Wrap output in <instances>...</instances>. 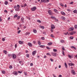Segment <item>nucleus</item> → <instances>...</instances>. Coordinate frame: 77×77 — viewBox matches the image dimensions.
I'll use <instances>...</instances> for the list:
<instances>
[{
    "instance_id": "e2e57ef3",
    "label": "nucleus",
    "mask_w": 77,
    "mask_h": 77,
    "mask_svg": "<svg viewBox=\"0 0 77 77\" xmlns=\"http://www.w3.org/2000/svg\"><path fill=\"white\" fill-rule=\"evenodd\" d=\"M20 18V16H18V17H17V19L18 20H19Z\"/></svg>"
},
{
    "instance_id": "6e6d98bb",
    "label": "nucleus",
    "mask_w": 77,
    "mask_h": 77,
    "mask_svg": "<svg viewBox=\"0 0 77 77\" xmlns=\"http://www.w3.org/2000/svg\"><path fill=\"white\" fill-rule=\"evenodd\" d=\"M26 56L27 57H29V54H26Z\"/></svg>"
},
{
    "instance_id": "f704fd0d",
    "label": "nucleus",
    "mask_w": 77,
    "mask_h": 77,
    "mask_svg": "<svg viewBox=\"0 0 77 77\" xmlns=\"http://www.w3.org/2000/svg\"><path fill=\"white\" fill-rule=\"evenodd\" d=\"M40 26L41 28H42V29H44L45 28L44 26Z\"/></svg>"
},
{
    "instance_id": "9b49d317",
    "label": "nucleus",
    "mask_w": 77,
    "mask_h": 77,
    "mask_svg": "<svg viewBox=\"0 0 77 77\" xmlns=\"http://www.w3.org/2000/svg\"><path fill=\"white\" fill-rule=\"evenodd\" d=\"M73 30H74V28L73 27H71L69 29V31H72Z\"/></svg>"
},
{
    "instance_id": "ddd939ff",
    "label": "nucleus",
    "mask_w": 77,
    "mask_h": 77,
    "mask_svg": "<svg viewBox=\"0 0 77 77\" xmlns=\"http://www.w3.org/2000/svg\"><path fill=\"white\" fill-rule=\"evenodd\" d=\"M68 65L70 66H74V64L73 63H69Z\"/></svg>"
},
{
    "instance_id": "6ab92c4d",
    "label": "nucleus",
    "mask_w": 77,
    "mask_h": 77,
    "mask_svg": "<svg viewBox=\"0 0 77 77\" xmlns=\"http://www.w3.org/2000/svg\"><path fill=\"white\" fill-rule=\"evenodd\" d=\"M64 65H65V66L66 68H68V66H67V64H66V63H65Z\"/></svg>"
},
{
    "instance_id": "a19ab883",
    "label": "nucleus",
    "mask_w": 77,
    "mask_h": 77,
    "mask_svg": "<svg viewBox=\"0 0 77 77\" xmlns=\"http://www.w3.org/2000/svg\"><path fill=\"white\" fill-rule=\"evenodd\" d=\"M60 42H61V43H63L64 42V40H61L60 41Z\"/></svg>"
},
{
    "instance_id": "de8ad7c7",
    "label": "nucleus",
    "mask_w": 77,
    "mask_h": 77,
    "mask_svg": "<svg viewBox=\"0 0 77 77\" xmlns=\"http://www.w3.org/2000/svg\"><path fill=\"white\" fill-rule=\"evenodd\" d=\"M37 22H38L39 23H41V21L39 20H37Z\"/></svg>"
},
{
    "instance_id": "2eb2a0df",
    "label": "nucleus",
    "mask_w": 77,
    "mask_h": 77,
    "mask_svg": "<svg viewBox=\"0 0 77 77\" xmlns=\"http://www.w3.org/2000/svg\"><path fill=\"white\" fill-rule=\"evenodd\" d=\"M48 14H49V15H51V11L50 10L48 11Z\"/></svg>"
},
{
    "instance_id": "c03bdc74",
    "label": "nucleus",
    "mask_w": 77,
    "mask_h": 77,
    "mask_svg": "<svg viewBox=\"0 0 77 77\" xmlns=\"http://www.w3.org/2000/svg\"><path fill=\"white\" fill-rule=\"evenodd\" d=\"M51 18H52V19H55V17L54 16L51 17Z\"/></svg>"
},
{
    "instance_id": "37998d69",
    "label": "nucleus",
    "mask_w": 77,
    "mask_h": 77,
    "mask_svg": "<svg viewBox=\"0 0 77 77\" xmlns=\"http://www.w3.org/2000/svg\"><path fill=\"white\" fill-rule=\"evenodd\" d=\"M53 51L54 52H56L57 51V49H54Z\"/></svg>"
},
{
    "instance_id": "0eeeda50",
    "label": "nucleus",
    "mask_w": 77,
    "mask_h": 77,
    "mask_svg": "<svg viewBox=\"0 0 77 77\" xmlns=\"http://www.w3.org/2000/svg\"><path fill=\"white\" fill-rule=\"evenodd\" d=\"M54 11L55 12L56 14H58L59 13V11H57V10H56V9H54Z\"/></svg>"
},
{
    "instance_id": "f8f14e48",
    "label": "nucleus",
    "mask_w": 77,
    "mask_h": 77,
    "mask_svg": "<svg viewBox=\"0 0 77 77\" xmlns=\"http://www.w3.org/2000/svg\"><path fill=\"white\" fill-rule=\"evenodd\" d=\"M61 14L63 15H65L66 14H65V12H63V11H61Z\"/></svg>"
},
{
    "instance_id": "412c9836",
    "label": "nucleus",
    "mask_w": 77,
    "mask_h": 77,
    "mask_svg": "<svg viewBox=\"0 0 77 77\" xmlns=\"http://www.w3.org/2000/svg\"><path fill=\"white\" fill-rule=\"evenodd\" d=\"M15 11H20V8H17L15 9Z\"/></svg>"
},
{
    "instance_id": "5701e85b",
    "label": "nucleus",
    "mask_w": 77,
    "mask_h": 77,
    "mask_svg": "<svg viewBox=\"0 0 77 77\" xmlns=\"http://www.w3.org/2000/svg\"><path fill=\"white\" fill-rule=\"evenodd\" d=\"M71 48H73L74 49V50H76V48H75V47L74 46H71Z\"/></svg>"
},
{
    "instance_id": "b1692460",
    "label": "nucleus",
    "mask_w": 77,
    "mask_h": 77,
    "mask_svg": "<svg viewBox=\"0 0 77 77\" xmlns=\"http://www.w3.org/2000/svg\"><path fill=\"white\" fill-rule=\"evenodd\" d=\"M5 5H7L8 4V1H5Z\"/></svg>"
},
{
    "instance_id": "e433bc0d",
    "label": "nucleus",
    "mask_w": 77,
    "mask_h": 77,
    "mask_svg": "<svg viewBox=\"0 0 77 77\" xmlns=\"http://www.w3.org/2000/svg\"><path fill=\"white\" fill-rule=\"evenodd\" d=\"M65 35H67V34L68 35H69V34H68V32H67L66 33H64Z\"/></svg>"
},
{
    "instance_id": "4d7b16f0",
    "label": "nucleus",
    "mask_w": 77,
    "mask_h": 77,
    "mask_svg": "<svg viewBox=\"0 0 77 77\" xmlns=\"http://www.w3.org/2000/svg\"><path fill=\"white\" fill-rule=\"evenodd\" d=\"M50 60L51 61V62H53V59H51V58H50Z\"/></svg>"
},
{
    "instance_id": "4be33fe9",
    "label": "nucleus",
    "mask_w": 77,
    "mask_h": 77,
    "mask_svg": "<svg viewBox=\"0 0 77 77\" xmlns=\"http://www.w3.org/2000/svg\"><path fill=\"white\" fill-rule=\"evenodd\" d=\"M39 47L41 48H44L45 46L43 45H41L39 46Z\"/></svg>"
},
{
    "instance_id": "0e129e2a",
    "label": "nucleus",
    "mask_w": 77,
    "mask_h": 77,
    "mask_svg": "<svg viewBox=\"0 0 77 77\" xmlns=\"http://www.w3.org/2000/svg\"><path fill=\"white\" fill-rule=\"evenodd\" d=\"M33 43L34 44H35L36 43V42L35 41H33Z\"/></svg>"
},
{
    "instance_id": "49530a36",
    "label": "nucleus",
    "mask_w": 77,
    "mask_h": 77,
    "mask_svg": "<svg viewBox=\"0 0 77 77\" xmlns=\"http://www.w3.org/2000/svg\"><path fill=\"white\" fill-rule=\"evenodd\" d=\"M24 74L25 75H27V73H26V72H24Z\"/></svg>"
},
{
    "instance_id": "9d476101",
    "label": "nucleus",
    "mask_w": 77,
    "mask_h": 77,
    "mask_svg": "<svg viewBox=\"0 0 77 77\" xmlns=\"http://www.w3.org/2000/svg\"><path fill=\"white\" fill-rule=\"evenodd\" d=\"M19 43L20 44H23L24 43V42L23 41L21 42V41H19Z\"/></svg>"
},
{
    "instance_id": "680f3d73",
    "label": "nucleus",
    "mask_w": 77,
    "mask_h": 77,
    "mask_svg": "<svg viewBox=\"0 0 77 77\" xmlns=\"http://www.w3.org/2000/svg\"><path fill=\"white\" fill-rule=\"evenodd\" d=\"M2 17H0V21H2Z\"/></svg>"
},
{
    "instance_id": "aec40b11",
    "label": "nucleus",
    "mask_w": 77,
    "mask_h": 77,
    "mask_svg": "<svg viewBox=\"0 0 77 77\" xmlns=\"http://www.w3.org/2000/svg\"><path fill=\"white\" fill-rule=\"evenodd\" d=\"M73 12L74 13H75V14H77V10H75L73 11Z\"/></svg>"
},
{
    "instance_id": "20e7f679",
    "label": "nucleus",
    "mask_w": 77,
    "mask_h": 77,
    "mask_svg": "<svg viewBox=\"0 0 77 77\" xmlns=\"http://www.w3.org/2000/svg\"><path fill=\"white\" fill-rule=\"evenodd\" d=\"M13 74H14L15 75H18V72L16 71L13 72Z\"/></svg>"
},
{
    "instance_id": "39448f33",
    "label": "nucleus",
    "mask_w": 77,
    "mask_h": 77,
    "mask_svg": "<svg viewBox=\"0 0 77 77\" xmlns=\"http://www.w3.org/2000/svg\"><path fill=\"white\" fill-rule=\"evenodd\" d=\"M13 59H16L17 58V56L15 54H12Z\"/></svg>"
},
{
    "instance_id": "8fccbe9b",
    "label": "nucleus",
    "mask_w": 77,
    "mask_h": 77,
    "mask_svg": "<svg viewBox=\"0 0 77 77\" xmlns=\"http://www.w3.org/2000/svg\"><path fill=\"white\" fill-rule=\"evenodd\" d=\"M46 48H47V49L48 50H50V48H49V47H46Z\"/></svg>"
},
{
    "instance_id": "5fc2aeb1",
    "label": "nucleus",
    "mask_w": 77,
    "mask_h": 77,
    "mask_svg": "<svg viewBox=\"0 0 77 77\" xmlns=\"http://www.w3.org/2000/svg\"><path fill=\"white\" fill-rule=\"evenodd\" d=\"M18 17V15L15 14V15H14V17Z\"/></svg>"
},
{
    "instance_id": "f257e3e1",
    "label": "nucleus",
    "mask_w": 77,
    "mask_h": 77,
    "mask_svg": "<svg viewBox=\"0 0 77 77\" xmlns=\"http://www.w3.org/2000/svg\"><path fill=\"white\" fill-rule=\"evenodd\" d=\"M36 9V7L34 6L33 8H31V10L32 11H35Z\"/></svg>"
},
{
    "instance_id": "864d4df0",
    "label": "nucleus",
    "mask_w": 77,
    "mask_h": 77,
    "mask_svg": "<svg viewBox=\"0 0 77 77\" xmlns=\"http://www.w3.org/2000/svg\"><path fill=\"white\" fill-rule=\"evenodd\" d=\"M18 73H19L20 74H21L22 73V72H20V71H18Z\"/></svg>"
},
{
    "instance_id": "1a4fd4ad",
    "label": "nucleus",
    "mask_w": 77,
    "mask_h": 77,
    "mask_svg": "<svg viewBox=\"0 0 77 77\" xmlns=\"http://www.w3.org/2000/svg\"><path fill=\"white\" fill-rule=\"evenodd\" d=\"M51 29H55V26L53 24L51 25Z\"/></svg>"
},
{
    "instance_id": "052dcab7",
    "label": "nucleus",
    "mask_w": 77,
    "mask_h": 77,
    "mask_svg": "<svg viewBox=\"0 0 77 77\" xmlns=\"http://www.w3.org/2000/svg\"><path fill=\"white\" fill-rule=\"evenodd\" d=\"M27 6V4H25L23 5L24 7H25V6Z\"/></svg>"
},
{
    "instance_id": "c85d7f7f",
    "label": "nucleus",
    "mask_w": 77,
    "mask_h": 77,
    "mask_svg": "<svg viewBox=\"0 0 77 77\" xmlns=\"http://www.w3.org/2000/svg\"><path fill=\"white\" fill-rule=\"evenodd\" d=\"M3 52L5 54H7V51H6L4 50Z\"/></svg>"
},
{
    "instance_id": "f3484780",
    "label": "nucleus",
    "mask_w": 77,
    "mask_h": 77,
    "mask_svg": "<svg viewBox=\"0 0 77 77\" xmlns=\"http://www.w3.org/2000/svg\"><path fill=\"white\" fill-rule=\"evenodd\" d=\"M68 56L69 58H70V59L71 58H73V57L71 55H68Z\"/></svg>"
},
{
    "instance_id": "4468645a",
    "label": "nucleus",
    "mask_w": 77,
    "mask_h": 77,
    "mask_svg": "<svg viewBox=\"0 0 77 77\" xmlns=\"http://www.w3.org/2000/svg\"><path fill=\"white\" fill-rule=\"evenodd\" d=\"M61 20H65V17H61Z\"/></svg>"
},
{
    "instance_id": "cd10ccee",
    "label": "nucleus",
    "mask_w": 77,
    "mask_h": 77,
    "mask_svg": "<svg viewBox=\"0 0 77 77\" xmlns=\"http://www.w3.org/2000/svg\"><path fill=\"white\" fill-rule=\"evenodd\" d=\"M29 34H30V32H27L26 33L25 35H29Z\"/></svg>"
},
{
    "instance_id": "dca6fc26",
    "label": "nucleus",
    "mask_w": 77,
    "mask_h": 77,
    "mask_svg": "<svg viewBox=\"0 0 77 77\" xmlns=\"http://www.w3.org/2000/svg\"><path fill=\"white\" fill-rule=\"evenodd\" d=\"M52 42H49L48 44V45L49 46H50V45H52Z\"/></svg>"
},
{
    "instance_id": "7c9ffc66",
    "label": "nucleus",
    "mask_w": 77,
    "mask_h": 77,
    "mask_svg": "<svg viewBox=\"0 0 77 77\" xmlns=\"http://www.w3.org/2000/svg\"><path fill=\"white\" fill-rule=\"evenodd\" d=\"M6 40V39L5 38H2V41H5Z\"/></svg>"
},
{
    "instance_id": "3c124183",
    "label": "nucleus",
    "mask_w": 77,
    "mask_h": 77,
    "mask_svg": "<svg viewBox=\"0 0 77 77\" xmlns=\"http://www.w3.org/2000/svg\"><path fill=\"white\" fill-rule=\"evenodd\" d=\"M9 68L10 69H12V66H9Z\"/></svg>"
},
{
    "instance_id": "13d9d810",
    "label": "nucleus",
    "mask_w": 77,
    "mask_h": 77,
    "mask_svg": "<svg viewBox=\"0 0 77 77\" xmlns=\"http://www.w3.org/2000/svg\"><path fill=\"white\" fill-rule=\"evenodd\" d=\"M73 2H70V5H72V4H73Z\"/></svg>"
},
{
    "instance_id": "7ed1b4c3",
    "label": "nucleus",
    "mask_w": 77,
    "mask_h": 77,
    "mask_svg": "<svg viewBox=\"0 0 77 77\" xmlns=\"http://www.w3.org/2000/svg\"><path fill=\"white\" fill-rule=\"evenodd\" d=\"M72 74H73V75H75V71L73 69H72L71 70Z\"/></svg>"
},
{
    "instance_id": "393cba45",
    "label": "nucleus",
    "mask_w": 77,
    "mask_h": 77,
    "mask_svg": "<svg viewBox=\"0 0 77 77\" xmlns=\"http://www.w3.org/2000/svg\"><path fill=\"white\" fill-rule=\"evenodd\" d=\"M60 5L61 6H62V7H63V6H64L63 5L62 3H60Z\"/></svg>"
},
{
    "instance_id": "79ce46f5",
    "label": "nucleus",
    "mask_w": 77,
    "mask_h": 77,
    "mask_svg": "<svg viewBox=\"0 0 77 77\" xmlns=\"http://www.w3.org/2000/svg\"><path fill=\"white\" fill-rule=\"evenodd\" d=\"M21 32V30H19L18 32H17V33H18V34H19V33H20V32Z\"/></svg>"
},
{
    "instance_id": "ea45409f",
    "label": "nucleus",
    "mask_w": 77,
    "mask_h": 77,
    "mask_svg": "<svg viewBox=\"0 0 77 77\" xmlns=\"http://www.w3.org/2000/svg\"><path fill=\"white\" fill-rule=\"evenodd\" d=\"M27 19H28L29 20H30V18L29 17H26Z\"/></svg>"
},
{
    "instance_id": "c756f323",
    "label": "nucleus",
    "mask_w": 77,
    "mask_h": 77,
    "mask_svg": "<svg viewBox=\"0 0 77 77\" xmlns=\"http://www.w3.org/2000/svg\"><path fill=\"white\" fill-rule=\"evenodd\" d=\"M46 55H48L49 56H51V55L49 53H47L46 54Z\"/></svg>"
},
{
    "instance_id": "4c0bfd02",
    "label": "nucleus",
    "mask_w": 77,
    "mask_h": 77,
    "mask_svg": "<svg viewBox=\"0 0 77 77\" xmlns=\"http://www.w3.org/2000/svg\"><path fill=\"white\" fill-rule=\"evenodd\" d=\"M69 34L71 35H74V33L72 32L69 33Z\"/></svg>"
},
{
    "instance_id": "a878e982",
    "label": "nucleus",
    "mask_w": 77,
    "mask_h": 77,
    "mask_svg": "<svg viewBox=\"0 0 77 77\" xmlns=\"http://www.w3.org/2000/svg\"><path fill=\"white\" fill-rule=\"evenodd\" d=\"M33 31L34 33H36V32H37L36 30L35 29H34L33 30Z\"/></svg>"
},
{
    "instance_id": "09e8293b",
    "label": "nucleus",
    "mask_w": 77,
    "mask_h": 77,
    "mask_svg": "<svg viewBox=\"0 0 77 77\" xmlns=\"http://www.w3.org/2000/svg\"><path fill=\"white\" fill-rule=\"evenodd\" d=\"M17 7L18 8H20V5H17Z\"/></svg>"
},
{
    "instance_id": "2f4dec72",
    "label": "nucleus",
    "mask_w": 77,
    "mask_h": 77,
    "mask_svg": "<svg viewBox=\"0 0 77 77\" xmlns=\"http://www.w3.org/2000/svg\"><path fill=\"white\" fill-rule=\"evenodd\" d=\"M38 45H41V42H40L39 41H38Z\"/></svg>"
},
{
    "instance_id": "774afa93",
    "label": "nucleus",
    "mask_w": 77,
    "mask_h": 77,
    "mask_svg": "<svg viewBox=\"0 0 77 77\" xmlns=\"http://www.w3.org/2000/svg\"><path fill=\"white\" fill-rule=\"evenodd\" d=\"M4 12H8V11L6 10H5L4 11Z\"/></svg>"
},
{
    "instance_id": "423d86ee",
    "label": "nucleus",
    "mask_w": 77,
    "mask_h": 77,
    "mask_svg": "<svg viewBox=\"0 0 77 77\" xmlns=\"http://www.w3.org/2000/svg\"><path fill=\"white\" fill-rule=\"evenodd\" d=\"M28 45H29V47H32V46H33V45H32V44L31 43H28Z\"/></svg>"
},
{
    "instance_id": "338daca9",
    "label": "nucleus",
    "mask_w": 77,
    "mask_h": 77,
    "mask_svg": "<svg viewBox=\"0 0 77 77\" xmlns=\"http://www.w3.org/2000/svg\"><path fill=\"white\" fill-rule=\"evenodd\" d=\"M59 77H62V75H60L59 76Z\"/></svg>"
},
{
    "instance_id": "603ef678",
    "label": "nucleus",
    "mask_w": 77,
    "mask_h": 77,
    "mask_svg": "<svg viewBox=\"0 0 77 77\" xmlns=\"http://www.w3.org/2000/svg\"><path fill=\"white\" fill-rule=\"evenodd\" d=\"M62 54L63 55V56H65V54H64V51H63L62 52Z\"/></svg>"
},
{
    "instance_id": "bf43d9fd",
    "label": "nucleus",
    "mask_w": 77,
    "mask_h": 77,
    "mask_svg": "<svg viewBox=\"0 0 77 77\" xmlns=\"http://www.w3.org/2000/svg\"><path fill=\"white\" fill-rule=\"evenodd\" d=\"M75 29H77V25H75Z\"/></svg>"
},
{
    "instance_id": "a211bd4d",
    "label": "nucleus",
    "mask_w": 77,
    "mask_h": 77,
    "mask_svg": "<svg viewBox=\"0 0 77 77\" xmlns=\"http://www.w3.org/2000/svg\"><path fill=\"white\" fill-rule=\"evenodd\" d=\"M41 2H44V3H46L47 2L45 0H41Z\"/></svg>"
},
{
    "instance_id": "bb28decb",
    "label": "nucleus",
    "mask_w": 77,
    "mask_h": 77,
    "mask_svg": "<svg viewBox=\"0 0 77 77\" xmlns=\"http://www.w3.org/2000/svg\"><path fill=\"white\" fill-rule=\"evenodd\" d=\"M54 29H52V28H51V33H52V32H53V31H54Z\"/></svg>"
},
{
    "instance_id": "72a5a7b5",
    "label": "nucleus",
    "mask_w": 77,
    "mask_h": 77,
    "mask_svg": "<svg viewBox=\"0 0 77 77\" xmlns=\"http://www.w3.org/2000/svg\"><path fill=\"white\" fill-rule=\"evenodd\" d=\"M51 37H52V38H54V35L53 34L51 35Z\"/></svg>"
},
{
    "instance_id": "69168bd1",
    "label": "nucleus",
    "mask_w": 77,
    "mask_h": 77,
    "mask_svg": "<svg viewBox=\"0 0 77 77\" xmlns=\"http://www.w3.org/2000/svg\"><path fill=\"white\" fill-rule=\"evenodd\" d=\"M17 8V6H14V9H16V8Z\"/></svg>"
},
{
    "instance_id": "58836bf2",
    "label": "nucleus",
    "mask_w": 77,
    "mask_h": 77,
    "mask_svg": "<svg viewBox=\"0 0 77 77\" xmlns=\"http://www.w3.org/2000/svg\"><path fill=\"white\" fill-rule=\"evenodd\" d=\"M70 38L71 39H74V37H73L72 36H71L70 37Z\"/></svg>"
},
{
    "instance_id": "c9c22d12",
    "label": "nucleus",
    "mask_w": 77,
    "mask_h": 77,
    "mask_svg": "<svg viewBox=\"0 0 77 77\" xmlns=\"http://www.w3.org/2000/svg\"><path fill=\"white\" fill-rule=\"evenodd\" d=\"M2 74H5V71L3 70L2 71Z\"/></svg>"
},
{
    "instance_id": "6e6552de",
    "label": "nucleus",
    "mask_w": 77,
    "mask_h": 77,
    "mask_svg": "<svg viewBox=\"0 0 77 77\" xmlns=\"http://www.w3.org/2000/svg\"><path fill=\"white\" fill-rule=\"evenodd\" d=\"M36 53V51H35L32 52V56H35V54Z\"/></svg>"
},
{
    "instance_id": "a18cd8bd",
    "label": "nucleus",
    "mask_w": 77,
    "mask_h": 77,
    "mask_svg": "<svg viewBox=\"0 0 77 77\" xmlns=\"http://www.w3.org/2000/svg\"><path fill=\"white\" fill-rule=\"evenodd\" d=\"M41 39L42 40H44V39H45V38L44 37H42L41 38Z\"/></svg>"
},
{
    "instance_id": "473e14b6",
    "label": "nucleus",
    "mask_w": 77,
    "mask_h": 77,
    "mask_svg": "<svg viewBox=\"0 0 77 77\" xmlns=\"http://www.w3.org/2000/svg\"><path fill=\"white\" fill-rule=\"evenodd\" d=\"M21 21L22 22V23H24V20H23V17H22L21 18Z\"/></svg>"
},
{
    "instance_id": "f03ea898",
    "label": "nucleus",
    "mask_w": 77,
    "mask_h": 77,
    "mask_svg": "<svg viewBox=\"0 0 77 77\" xmlns=\"http://www.w3.org/2000/svg\"><path fill=\"white\" fill-rule=\"evenodd\" d=\"M51 54H52L53 56H54V57L56 56V54H57V53L55 52H52L51 53Z\"/></svg>"
}]
</instances>
